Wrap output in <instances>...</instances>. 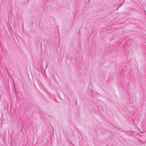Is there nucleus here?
Masks as SVG:
<instances>
[{"label": "nucleus", "instance_id": "f03ea898", "mask_svg": "<svg viewBox=\"0 0 146 146\" xmlns=\"http://www.w3.org/2000/svg\"><path fill=\"white\" fill-rule=\"evenodd\" d=\"M141 142L143 143H146V141H144L143 142L142 141H141Z\"/></svg>", "mask_w": 146, "mask_h": 146}, {"label": "nucleus", "instance_id": "f257e3e1", "mask_svg": "<svg viewBox=\"0 0 146 146\" xmlns=\"http://www.w3.org/2000/svg\"><path fill=\"white\" fill-rule=\"evenodd\" d=\"M101 108L100 106L97 105L96 108V111L94 112L96 113H98L100 112V110Z\"/></svg>", "mask_w": 146, "mask_h": 146}]
</instances>
